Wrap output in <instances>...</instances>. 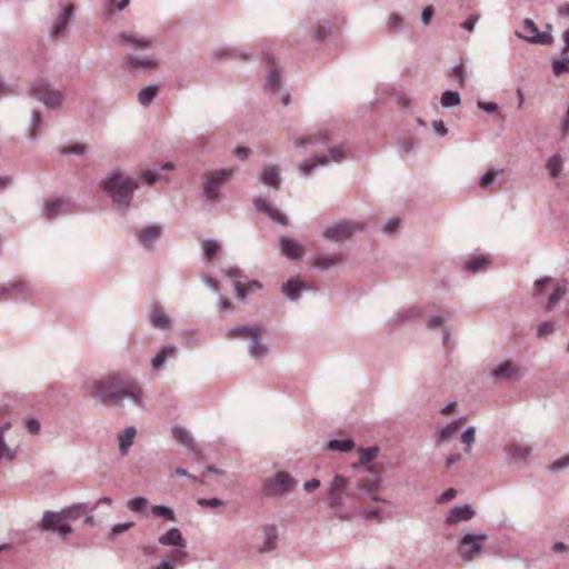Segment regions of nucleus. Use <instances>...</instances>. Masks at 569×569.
Masks as SVG:
<instances>
[{
	"label": "nucleus",
	"mask_w": 569,
	"mask_h": 569,
	"mask_svg": "<svg viewBox=\"0 0 569 569\" xmlns=\"http://www.w3.org/2000/svg\"><path fill=\"white\" fill-rule=\"evenodd\" d=\"M522 376L523 372L521 368L512 361H503L491 371V377L501 381L520 380Z\"/></svg>",
	"instance_id": "obj_11"
},
{
	"label": "nucleus",
	"mask_w": 569,
	"mask_h": 569,
	"mask_svg": "<svg viewBox=\"0 0 569 569\" xmlns=\"http://www.w3.org/2000/svg\"><path fill=\"white\" fill-rule=\"evenodd\" d=\"M90 392L93 398L103 405H119L124 398H129L134 406L144 407L141 386L136 380L122 378L119 375L96 380Z\"/></svg>",
	"instance_id": "obj_1"
},
{
	"label": "nucleus",
	"mask_w": 569,
	"mask_h": 569,
	"mask_svg": "<svg viewBox=\"0 0 569 569\" xmlns=\"http://www.w3.org/2000/svg\"><path fill=\"white\" fill-rule=\"evenodd\" d=\"M150 323L152 327L162 330L170 328L169 317L159 307L154 308L152 313L150 315Z\"/></svg>",
	"instance_id": "obj_39"
},
{
	"label": "nucleus",
	"mask_w": 569,
	"mask_h": 569,
	"mask_svg": "<svg viewBox=\"0 0 569 569\" xmlns=\"http://www.w3.org/2000/svg\"><path fill=\"white\" fill-rule=\"evenodd\" d=\"M523 28L529 32V34H523L519 31H516L515 34L517 38L526 40L529 43L537 44H551L553 38L550 33L540 32L533 20L527 18L523 21Z\"/></svg>",
	"instance_id": "obj_9"
},
{
	"label": "nucleus",
	"mask_w": 569,
	"mask_h": 569,
	"mask_svg": "<svg viewBox=\"0 0 569 569\" xmlns=\"http://www.w3.org/2000/svg\"><path fill=\"white\" fill-rule=\"evenodd\" d=\"M261 181L266 186L273 187L276 190L280 189L281 178L278 168L276 166L264 167Z\"/></svg>",
	"instance_id": "obj_32"
},
{
	"label": "nucleus",
	"mask_w": 569,
	"mask_h": 569,
	"mask_svg": "<svg viewBox=\"0 0 569 569\" xmlns=\"http://www.w3.org/2000/svg\"><path fill=\"white\" fill-rule=\"evenodd\" d=\"M329 141V133L326 130H319L317 132L309 134L306 138H297L293 143L296 148H306L308 146L318 143L326 144Z\"/></svg>",
	"instance_id": "obj_24"
},
{
	"label": "nucleus",
	"mask_w": 569,
	"mask_h": 569,
	"mask_svg": "<svg viewBox=\"0 0 569 569\" xmlns=\"http://www.w3.org/2000/svg\"><path fill=\"white\" fill-rule=\"evenodd\" d=\"M307 289V284L298 279H290L282 284V292L291 301H297L300 298V293Z\"/></svg>",
	"instance_id": "obj_26"
},
{
	"label": "nucleus",
	"mask_w": 569,
	"mask_h": 569,
	"mask_svg": "<svg viewBox=\"0 0 569 569\" xmlns=\"http://www.w3.org/2000/svg\"><path fill=\"white\" fill-rule=\"evenodd\" d=\"M172 437L182 446H184L187 449L192 451L193 453H199L200 450L198 449L196 441L191 433L183 427L176 426L172 428Z\"/></svg>",
	"instance_id": "obj_22"
},
{
	"label": "nucleus",
	"mask_w": 569,
	"mask_h": 569,
	"mask_svg": "<svg viewBox=\"0 0 569 569\" xmlns=\"http://www.w3.org/2000/svg\"><path fill=\"white\" fill-rule=\"evenodd\" d=\"M117 40L120 44L136 50H144L153 44V38L144 37L134 32L122 31L118 34Z\"/></svg>",
	"instance_id": "obj_10"
},
{
	"label": "nucleus",
	"mask_w": 569,
	"mask_h": 569,
	"mask_svg": "<svg viewBox=\"0 0 569 569\" xmlns=\"http://www.w3.org/2000/svg\"><path fill=\"white\" fill-rule=\"evenodd\" d=\"M331 33V24L326 19L317 20L310 29V36L313 41H323Z\"/></svg>",
	"instance_id": "obj_30"
},
{
	"label": "nucleus",
	"mask_w": 569,
	"mask_h": 569,
	"mask_svg": "<svg viewBox=\"0 0 569 569\" xmlns=\"http://www.w3.org/2000/svg\"><path fill=\"white\" fill-rule=\"evenodd\" d=\"M476 439V429L475 427H468L461 435V441L466 445L465 451L469 453L471 451L472 445Z\"/></svg>",
	"instance_id": "obj_56"
},
{
	"label": "nucleus",
	"mask_w": 569,
	"mask_h": 569,
	"mask_svg": "<svg viewBox=\"0 0 569 569\" xmlns=\"http://www.w3.org/2000/svg\"><path fill=\"white\" fill-rule=\"evenodd\" d=\"M499 172H501V170H499L497 172L489 170L487 173H485L479 180L480 187L483 189H488L495 181L496 174Z\"/></svg>",
	"instance_id": "obj_61"
},
{
	"label": "nucleus",
	"mask_w": 569,
	"mask_h": 569,
	"mask_svg": "<svg viewBox=\"0 0 569 569\" xmlns=\"http://www.w3.org/2000/svg\"><path fill=\"white\" fill-rule=\"evenodd\" d=\"M281 252L291 260H299L302 258L301 247L293 240L281 237L280 240Z\"/></svg>",
	"instance_id": "obj_27"
},
{
	"label": "nucleus",
	"mask_w": 569,
	"mask_h": 569,
	"mask_svg": "<svg viewBox=\"0 0 569 569\" xmlns=\"http://www.w3.org/2000/svg\"><path fill=\"white\" fill-rule=\"evenodd\" d=\"M11 427L10 422H6L0 427V458L12 460L16 457V452L11 450L2 439L3 432Z\"/></svg>",
	"instance_id": "obj_46"
},
{
	"label": "nucleus",
	"mask_w": 569,
	"mask_h": 569,
	"mask_svg": "<svg viewBox=\"0 0 569 569\" xmlns=\"http://www.w3.org/2000/svg\"><path fill=\"white\" fill-rule=\"evenodd\" d=\"M505 452L507 456V459L510 462H522L527 461V459L530 457L532 449L529 446L518 443V442H511L505 447Z\"/></svg>",
	"instance_id": "obj_14"
},
{
	"label": "nucleus",
	"mask_w": 569,
	"mask_h": 569,
	"mask_svg": "<svg viewBox=\"0 0 569 569\" xmlns=\"http://www.w3.org/2000/svg\"><path fill=\"white\" fill-rule=\"evenodd\" d=\"M440 102L445 108L459 106L461 102L460 94L457 91H445L441 96Z\"/></svg>",
	"instance_id": "obj_48"
},
{
	"label": "nucleus",
	"mask_w": 569,
	"mask_h": 569,
	"mask_svg": "<svg viewBox=\"0 0 569 569\" xmlns=\"http://www.w3.org/2000/svg\"><path fill=\"white\" fill-rule=\"evenodd\" d=\"M88 510L87 503H74L60 510L64 521H76Z\"/></svg>",
	"instance_id": "obj_34"
},
{
	"label": "nucleus",
	"mask_w": 569,
	"mask_h": 569,
	"mask_svg": "<svg viewBox=\"0 0 569 569\" xmlns=\"http://www.w3.org/2000/svg\"><path fill=\"white\" fill-rule=\"evenodd\" d=\"M124 64L128 70L133 71L137 69H151L156 66V62L151 58H140L128 54L124 57Z\"/></svg>",
	"instance_id": "obj_31"
},
{
	"label": "nucleus",
	"mask_w": 569,
	"mask_h": 569,
	"mask_svg": "<svg viewBox=\"0 0 569 569\" xmlns=\"http://www.w3.org/2000/svg\"><path fill=\"white\" fill-rule=\"evenodd\" d=\"M565 468H569V455L555 460L549 467V469L553 472L560 471Z\"/></svg>",
	"instance_id": "obj_60"
},
{
	"label": "nucleus",
	"mask_w": 569,
	"mask_h": 569,
	"mask_svg": "<svg viewBox=\"0 0 569 569\" xmlns=\"http://www.w3.org/2000/svg\"><path fill=\"white\" fill-rule=\"evenodd\" d=\"M403 28V19L398 13H391L387 20V30L389 33H397Z\"/></svg>",
	"instance_id": "obj_52"
},
{
	"label": "nucleus",
	"mask_w": 569,
	"mask_h": 569,
	"mask_svg": "<svg viewBox=\"0 0 569 569\" xmlns=\"http://www.w3.org/2000/svg\"><path fill=\"white\" fill-rule=\"evenodd\" d=\"M42 118L39 111H33L31 114L27 138L36 140L41 133Z\"/></svg>",
	"instance_id": "obj_40"
},
{
	"label": "nucleus",
	"mask_w": 569,
	"mask_h": 569,
	"mask_svg": "<svg viewBox=\"0 0 569 569\" xmlns=\"http://www.w3.org/2000/svg\"><path fill=\"white\" fill-rule=\"evenodd\" d=\"M193 146L200 152L209 151L212 147V139L204 133L198 134L194 138Z\"/></svg>",
	"instance_id": "obj_54"
},
{
	"label": "nucleus",
	"mask_w": 569,
	"mask_h": 569,
	"mask_svg": "<svg viewBox=\"0 0 569 569\" xmlns=\"http://www.w3.org/2000/svg\"><path fill=\"white\" fill-rule=\"evenodd\" d=\"M197 503L200 507H208V508H218V507L223 506V501L219 498H210V499L199 498L197 500Z\"/></svg>",
	"instance_id": "obj_62"
},
{
	"label": "nucleus",
	"mask_w": 569,
	"mask_h": 569,
	"mask_svg": "<svg viewBox=\"0 0 569 569\" xmlns=\"http://www.w3.org/2000/svg\"><path fill=\"white\" fill-rule=\"evenodd\" d=\"M30 292L29 284L18 280L11 284H0V300L26 297Z\"/></svg>",
	"instance_id": "obj_13"
},
{
	"label": "nucleus",
	"mask_w": 569,
	"mask_h": 569,
	"mask_svg": "<svg viewBox=\"0 0 569 569\" xmlns=\"http://www.w3.org/2000/svg\"><path fill=\"white\" fill-rule=\"evenodd\" d=\"M137 436V430L134 427H127L119 436V452L122 457L127 456L130 447L133 443V440Z\"/></svg>",
	"instance_id": "obj_29"
},
{
	"label": "nucleus",
	"mask_w": 569,
	"mask_h": 569,
	"mask_svg": "<svg viewBox=\"0 0 569 569\" xmlns=\"http://www.w3.org/2000/svg\"><path fill=\"white\" fill-rule=\"evenodd\" d=\"M461 420H455L447 426L442 427L437 433L436 439L438 443L449 441L459 430Z\"/></svg>",
	"instance_id": "obj_35"
},
{
	"label": "nucleus",
	"mask_w": 569,
	"mask_h": 569,
	"mask_svg": "<svg viewBox=\"0 0 569 569\" xmlns=\"http://www.w3.org/2000/svg\"><path fill=\"white\" fill-rule=\"evenodd\" d=\"M312 262L315 267L321 270H327L331 267L338 266L341 262V257L339 254H319L312 259Z\"/></svg>",
	"instance_id": "obj_38"
},
{
	"label": "nucleus",
	"mask_w": 569,
	"mask_h": 569,
	"mask_svg": "<svg viewBox=\"0 0 569 569\" xmlns=\"http://www.w3.org/2000/svg\"><path fill=\"white\" fill-rule=\"evenodd\" d=\"M421 315V310L415 307L401 309L392 316V318L390 319V323L393 327H400L406 323L415 321L416 319L420 318Z\"/></svg>",
	"instance_id": "obj_20"
},
{
	"label": "nucleus",
	"mask_w": 569,
	"mask_h": 569,
	"mask_svg": "<svg viewBox=\"0 0 569 569\" xmlns=\"http://www.w3.org/2000/svg\"><path fill=\"white\" fill-rule=\"evenodd\" d=\"M562 56L563 57L561 59L555 60L551 64L552 73L556 77H560L569 72V57H566L565 54Z\"/></svg>",
	"instance_id": "obj_51"
},
{
	"label": "nucleus",
	"mask_w": 569,
	"mask_h": 569,
	"mask_svg": "<svg viewBox=\"0 0 569 569\" xmlns=\"http://www.w3.org/2000/svg\"><path fill=\"white\" fill-rule=\"evenodd\" d=\"M355 448L352 439H332L327 443V449L330 451L349 452Z\"/></svg>",
	"instance_id": "obj_41"
},
{
	"label": "nucleus",
	"mask_w": 569,
	"mask_h": 569,
	"mask_svg": "<svg viewBox=\"0 0 569 569\" xmlns=\"http://www.w3.org/2000/svg\"><path fill=\"white\" fill-rule=\"evenodd\" d=\"M381 509L380 508H376V509H363L361 511V515L363 516L365 519L367 520H376L377 522H380L382 520L381 518Z\"/></svg>",
	"instance_id": "obj_63"
},
{
	"label": "nucleus",
	"mask_w": 569,
	"mask_h": 569,
	"mask_svg": "<svg viewBox=\"0 0 569 569\" xmlns=\"http://www.w3.org/2000/svg\"><path fill=\"white\" fill-rule=\"evenodd\" d=\"M264 333L266 328L262 323H253L251 326H238L230 328L227 331L226 337L228 339H249V355L256 360H261L269 352L268 346L261 341V338Z\"/></svg>",
	"instance_id": "obj_3"
},
{
	"label": "nucleus",
	"mask_w": 569,
	"mask_h": 569,
	"mask_svg": "<svg viewBox=\"0 0 569 569\" xmlns=\"http://www.w3.org/2000/svg\"><path fill=\"white\" fill-rule=\"evenodd\" d=\"M148 506L149 501L144 497H134L127 502V507L133 512H143Z\"/></svg>",
	"instance_id": "obj_53"
},
{
	"label": "nucleus",
	"mask_w": 569,
	"mask_h": 569,
	"mask_svg": "<svg viewBox=\"0 0 569 569\" xmlns=\"http://www.w3.org/2000/svg\"><path fill=\"white\" fill-rule=\"evenodd\" d=\"M73 14V7L72 6H67L64 7L57 21H54L52 23V27L50 29V34L51 36H61L64 33L67 27H68V22L71 18V16Z\"/></svg>",
	"instance_id": "obj_25"
},
{
	"label": "nucleus",
	"mask_w": 569,
	"mask_h": 569,
	"mask_svg": "<svg viewBox=\"0 0 569 569\" xmlns=\"http://www.w3.org/2000/svg\"><path fill=\"white\" fill-rule=\"evenodd\" d=\"M151 512L153 516H157V517H162L169 521H174L176 520V516H174V511L171 507H168V506H152L151 507Z\"/></svg>",
	"instance_id": "obj_55"
},
{
	"label": "nucleus",
	"mask_w": 569,
	"mask_h": 569,
	"mask_svg": "<svg viewBox=\"0 0 569 569\" xmlns=\"http://www.w3.org/2000/svg\"><path fill=\"white\" fill-rule=\"evenodd\" d=\"M278 540V533L274 526H266L263 528V545L260 548V552H269L276 549Z\"/></svg>",
	"instance_id": "obj_33"
},
{
	"label": "nucleus",
	"mask_w": 569,
	"mask_h": 569,
	"mask_svg": "<svg viewBox=\"0 0 569 569\" xmlns=\"http://www.w3.org/2000/svg\"><path fill=\"white\" fill-rule=\"evenodd\" d=\"M553 332V325L549 321H543L537 327V337L543 338Z\"/></svg>",
	"instance_id": "obj_64"
},
{
	"label": "nucleus",
	"mask_w": 569,
	"mask_h": 569,
	"mask_svg": "<svg viewBox=\"0 0 569 569\" xmlns=\"http://www.w3.org/2000/svg\"><path fill=\"white\" fill-rule=\"evenodd\" d=\"M350 496H341L327 500L329 508L332 510L333 515L340 520L349 521L352 517L351 510L346 505V500Z\"/></svg>",
	"instance_id": "obj_19"
},
{
	"label": "nucleus",
	"mask_w": 569,
	"mask_h": 569,
	"mask_svg": "<svg viewBox=\"0 0 569 569\" xmlns=\"http://www.w3.org/2000/svg\"><path fill=\"white\" fill-rule=\"evenodd\" d=\"M253 206L257 209V211L264 213L268 216L272 221L287 226L288 224V218L284 213L280 212L273 204L268 202L262 197H257L253 200Z\"/></svg>",
	"instance_id": "obj_12"
},
{
	"label": "nucleus",
	"mask_w": 569,
	"mask_h": 569,
	"mask_svg": "<svg viewBox=\"0 0 569 569\" xmlns=\"http://www.w3.org/2000/svg\"><path fill=\"white\" fill-rule=\"evenodd\" d=\"M28 93L49 109H58L64 101V94L60 90L53 89L46 79L34 80L30 84Z\"/></svg>",
	"instance_id": "obj_4"
},
{
	"label": "nucleus",
	"mask_w": 569,
	"mask_h": 569,
	"mask_svg": "<svg viewBox=\"0 0 569 569\" xmlns=\"http://www.w3.org/2000/svg\"><path fill=\"white\" fill-rule=\"evenodd\" d=\"M551 283H552V278L549 276L536 280L533 283L532 297L535 299H539L542 296V293L549 288V286Z\"/></svg>",
	"instance_id": "obj_50"
},
{
	"label": "nucleus",
	"mask_w": 569,
	"mask_h": 569,
	"mask_svg": "<svg viewBox=\"0 0 569 569\" xmlns=\"http://www.w3.org/2000/svg\"><path fill=\"white\" fill-rule=\"evenodd\" d=\"M298 482L289 473L279 471L263 481V492L268 497H278L293 491Z\"/></svg>",
	"instance_id": "obj_6"
},
{
	"label": "nucleus",
	"mask_w": 569,
	"mask_h": 569,
	"mask_svg": "<svg viewBox=\"0 0 569 569\" xmlns=\"http://www.w3.org/2000/svg\"><path fill=\"white\" fill-rule=\"evenodd\" d=\"M381 482L382 479L380 477H377L373 480L361 479L358 481L357 488L365 493H370L380 489Z\"/></svg>",
	"instance_id": "obj_45"
},
{
	"label": "nucleus",
	"mask_w": 569,
	"mask_h": 569,
	"mask_svg": "<svg viewBox=\"0 0 569 569\" xmlns=\"http://www.w3.org/2000/svg\"><path fill=\"white\" fill-rule=\"evenodd\" d=\"M233 174V169H218L206 172L203 183V194L210 201L219 199V189L229 181Z\"/></svg>",
	"instance_id": "obj_7"
},
{
	"label": "nucleus",
	"mask_w": 569,
	"mask_h": 569,
	"mask_svg": "<svg viewBox=\"0 0 569 569\" xmlns=\"http://www.w3.org/2000/svg\"><path fill=\"white\" fill-rule=\"evenodd\" d=\"M161 227L160 226H150L147 228H143L138 233V239L140 243L146 248H151L153 242L158 240V238L161 234Z\"/></svg>",
	"instance_id": "obj_28"
},
{
	"label": "nucleus",
	"mask_w": 569,
	"mask_h": 569,
	"mask_svg": "<svg viewBox=\"0 0 569 569\" xmlns=\"http://www.w3.org/2000/svg\"><path fill=\"white\" fill-rule=\"evenodd\" d=\"M171 559H163L153 569H176L177 562H183L187 558L184 550H172L170 553Z\"/></svg>",
	"instance_id": "obj_37"
},
{
	"label": "nucleus",
	"mask_w": 569,
	"mask_h": 569,
	"mask_svg": "<svg viewBox=\"0 0 569 569\" xmlns=\"http://www.w3.org/2000/svg\"><path fill=\"white\" fill-rule=\"evenodd\" d=\"M178 349L173 345L163 346L159 352L151 359V368L153 370H160L163 368L167 360L172 359L177 356Z\"/></svg>",
	"instance_id": "obj_23"
},
{
	"label": "nucleus",
	"mask_w": 569,
	"mask_h": 569,
	"mask_svg": "<svg viewBox=\"0 0 569 569\" xmlns=\"http://www.w3.org/2000/svg\"><path fill=\"white\" fill-rule=\"evenodd\" d=\"M488 539L486 533H465L457 543V550L460 558L470 562L475 560L483 550V543Z\"/></svg>",
	"instance_id": "obj_5"
},
{
	"label": "nucleus",
	"mask_w": 569,
	"mask_h": 569,
	"mask_svg": "<svg viewBox=\"0 0 569 569\" xmlns=\"http://www.w3.org/2000/svg\"><path fill=\"white\" fill-rule=\"evenodd\" d=\"M348 479L342 475H335L331 481L328 485L327 489V500L341 497V496H350L347 491Z\"/></svg>",
	"instance_id": "obj_17"
},
{
	"label": "nucleus",
	"mask_w": 569,
	"mask_h": 569,
	"mask_svg": "<svg viewBox=\"0 0 569 569\" xmlns=\"http://www.w3.org/2000/svg\"><path fill=\"white\" fill-rule=\"evenodd\" d=\"M100 187L110 197L116 209L124 213L138 188V181L114 170L100 181Z\"/></svg>",
	"instance_id": "obj_2"
},
{
	"label": "nucleus",
	"mask_w": 569,
	"mask_h": 569,
	"mask_svg": "<svg viewBox=\"0 0 569 569\" xmlns=\"http://www.w3.org/2000/svg\"><path fill=\"white\" fill-rule=\"evenodd\" d=\"M161 546L178 547V550H184L187 542L178 528H170L167 532L161 535L158 539Z\"/></svg>",
	"instance_id": "obj_18"
},
{
	"label": "nucleus",
	"mask_w": 569,
	"mask_h": 569,
	"mask_svg": "<svg viewBox=\"0 0 569 569\" xmlns=\"http://www.w3.org/2000/svg\"><path fill=\"white\" fill-rule=\"evenodd\" d=\"M63 521L64 520L62 519L60 511L47 510L43 512L42 519L39 523V529L41 531L56 532L57 527H59Z\"/></svg>",
	"instance_id": "obj_21"
},
{
	"label": "nucleus",
	"mask_w": 569,
	"mask_h": 569,
	"mask_svg": "<svg viewBox=\"0 0 569 569\" xmlns=\"http://www.w3.org/2000/svg\"><path fill=\"white\" fill-rule=\"evenodd\" d=\"M157 93H158L157 86L149 84L140 90V92L138 94V100H139L140 104L147 107L157 97Z\"/></svg>",
	"instance_id": "obj_44"
},
{
	"label": "nucleus",
	"mask_w": 569,
	"mask_h": 569,
	"mask_svg": "<svg viewBox=\"0 0 569 569\" xmlns=\"http://www.w3.org/2000/svg\"><path fill=\"white\" fill-rule=\"evenodd\" d=\"M24 428L31 433V435H38L41 430L40 422L32 417H28L23 421Z\"/></svg>",
	"instance_id": "obj_59"
},
{
	"label": "nucleus",
	"mask_w": 569,
	"mask_h": 569,
	"mask_svg": "<svg viewBox=\"0 0 569 569\" xmlns=\"http://www.w3.org/2000/svg\"><path fill=\"white\" fill-rule=\"evenodd\" d=\"M281 86L280 74L277 69H271L267 77L266 90L272 93L278 92Z\"/></svg>",
	"instance_id": "obj_49"
},
{
	"label": "nucleus",
	"mask_w": 569,
	"mask_h": 569,
	"mask_svg": "<svg viewBox=\"0 0 569 569\" xmlns=\"http://www.w3.org/2000/svg\"><path fill=\"white\" fill-rule=\"evenodd\" d=\"M378 447L360 448L359 449V462L352 463V468L357 469L360 465L365 466L371 462L378 453Z\"/></svg>",
	"instance_id": "obj_42"
},
{
	"label": "nucleus",
	"mask_w": 569,
	"mask_h": 569,
	"mask_svg": "<svg viewBox=\"0 0 569 569\" xmlns=\"http://www.w3.org/2000/svg\"><path fill=\"white\" fill-rule=\"evenodd\" d=\"M551 178H557L562 170V159L560 154L551 156L546 164Z\"/></svg>",
	"instance_id": "obj_47"
},
{
	"label": "nucleus",
	"mask_w": 569,
	"mask_h": 569,
	"mask_svg": "<svg viewBox=\"0 0 569 569\" xmlns=\"http://www.w3.org/2000/svg\"><path fill=\"white\" fill-rule=\"evenodd\" d=\"M71 210V203L69 200L57 198L47 202L46 204V218L56 219L60 216L69 213Z\"/></svg>",
	"instance_id": "obj_16"
},
{
	"label": "nucleus",
	"mask_w": 569,
	"mask_h": 569,
	"mask_svg": "<svg viewBox=\"0 0 569 569\" xmlns=\"http://www.w3.org/2000/svg\"><path fill=\"white\" fill-rule=\"evenodd\" d=\"M476 515L475 509L466 503L461 506H455L448 513L446 518L447 525H457L460 521H469L471 520Z\"/></svg>",
	"instance_id": "obj_15"
},
{
	"label": "nucleus",
	"mask_w": 569,
	"mask_h": 569,
	"mask_svg": "<svg viewBox=\"0 0 569 569\" xmlns=\"http://www.w3.org/2000/svg\"><path fill=\"white\" fill-rule=\"evenodd\" d=\"M329 159L327 156H315L312 159L305 160L300 164L301 174L305 177L310 176L317 166H327Z\"/></svg>",
	"instance_id": "obj_36"
},
{
	"label": "nucleus",
	"mask_w": 569,
	"mask_h": 569,
	"mask_svg": "<svg viewBox=\"0 0 569 569\" xmlns=\"http://www.w3.org/2000/svg\"><path fill=\"white\" fill-rule=\"evenodd\" d=\"M487 259L479 257L473 258L465 263V270L476 273L478 272L485 264H487Z\"/></svg>",
	"instance_id": "obj_57"
},
{
	"label": "nucleus",
	"mask_w": 569,
	"mask_h": 569,
	"mask_svg": "<svg viewBox=\"0 0 569 569\" xmlns=\"http://www.w3.org/2000/svg\"><path fill=\"white\" fill-rule=\"evenodd\" d=\"M565 293H566L565 284L556 286L546 301V306H545L546 310L551 311L558 305V302L563 298Z\"/></svg>",
	"instance_id": "obj_43"
},
{
	"label": "nucleus",
	"mask_w": 569,
	"mask_h": 569,
	"mask_svg": "<svg viewBox=\"0 0 569 569\" xmlns=\"http://www.w3.org/2000/svg\"><path fill=\"white\" fill-rule=\"evenodd\" d=\"M219 246L214 240L208 239L202 243V250L208 259H211L218 251Z\"/></svg>",
	"instance_id": "obj_58"
},
{
	"label": "nucleus",
	"mask_w": 569,
	"mask_h": 569,
	"mask_svg": "<svg viewBox=\"0 0 569 569\" xmlns=\"http://www.w3.org/2000/svg\"><path fill=\"white\" fill-rule=\"evenodd\" d=\"M365 224L356 221H339L327 227L323 230V237L327 240L341 242L350 239L356 232L362 231Z\"/></svg>",
	"instance_id": "obj_8"
}]
</instances>
